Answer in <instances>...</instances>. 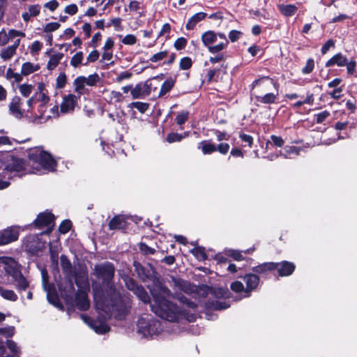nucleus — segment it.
<instances>
[{"mask_svg":"<svg viewBox=\"0 0 357 357\" xmlns=\"http://www.w3.org/2000/svg\"><path fill=\"white\" fill-rule=\"evenodd\" d=\"M15 53L16 52L14 50V47L8 46L1 51L0 56L1 59L6 61L10 59Z\"/></svg>","mask_w":357,"mask_h":357,"instance_id":"nucleus-39","label":"nucleus"},{"mask_svg":"<svg viewBox=\"0 0 357 357\" xmlns=\"http://www.w3.org/2000/svg\"><path fill=\"white\" fill-rule=\"evenodd\" d=\"M67 77L65 73H61L56 78V88L63 89L66 84Z\"/></svg>","mask_w":357,"mask_h":357,"instance_id":"nucleus-49","label":"nucleus"},{"mask_svg":"<svg viewBox=\"0 0 357 357\" xmlns=\"http://www.w3.org/2000/svg\"><path fill=\"white\" fill-rule=\"evenodd\" d=\"M132 107L137 109L142 113L145 112L149 108V104L141 102H135L132 103Z\"/></svg>","mask_w":357,"mask_h":357,"instance_id":"nucleus-55","label":"nucleus"},{"mask_svg":"<svg viewBox=\"0 0 357 357\" xmlns=\"http://www.w3.org/2000/svg\"><path fill=\"white\" fill-rule=\"evenodd\" d=\"M186 136H187V134L185 132H184L183 134L171 132L167 135L166 140L169 143L180 142L183 138H185Z\"/></svg>","mask_w":357,"mask_h":357,"instance_id":"nucleus-37","label":"nucleus"},{"mask_svg":"<svg viewBox=\"0 0 357 357\" xmlns=\"http://www.w3.org/2000/svg\"><path fill=\"white\" fill-rule=\"evenodd\" d=\"M198 149H201L204 155L211 154L215 151L226 155L229 152L230 146L228 143H220L216 145L211 140H203L199 144Z\"/></svg>","mask_w":357,"mask_h":357,"instance_id":"nucleus-11","label":"nucleus"},{"mask_svg":"<svg viewBox=\"0 0 357 357\" xmlns=\"http://www.w3.org/2000/svg\"><path fill=\"white\" fill-rule=\"evenodd\" d=\"M243 280L246 284L245 292L250 293L255 289L259 284V278L257 274H247L243 277Z\"/></svg>","mask_w":357,"mask_h":357,"instance_id":"nucleus-21","label":"nucleus"},{"mask_svg":"<svg viewBox=\"0 0 357 357\" xmlns=\"http://www.w3.org/2000/svg\"><path fill=\"white\" fill-rule=\"evenodd\" d=\"M347 67V73L349 75H354L356 72V61L354 58L349 59L345 54L338 52L333 55L326 63V67Z\"/></svg>","mask_w":357,"mask_h":357,"instance_id":"nucleus-5","label":"nucleus"},{"mask_svg":"<svg viewBox=\"0 0 357 357\" xmlns=\"http://www.w3.org/2000/svg\"><path fill=\"white\" fill-rule=\"evenodd\" d=\"M73 224L71 220L66 219L63 220L59 227V231L61 234H67L72 228Z\"/></svg>","mask_w":357,"mask_h":357,"instance_id":"nucleus-38","label":"nucleus"},{"mask_svg":"<svg viewBox=\"0 0 357 357\" xmlns=\"http://www.w3.org/2000/svg\"><path fill=\"white\" fill-rule=\"evenodd\" d=\"M218 35L213 31H208L202 35V40L211 54H216L224 50L228 45L229 41L220 42L216 45L213 44L217 41Z\"/></svg>","mask_w":357,"mask_h":357,"instance_id":"nucleus-7","label":"nucleus"},{"mask_svg":"<svg viewBox=\"0 0 357 357\" xmlns=\"http://www.w3.org/2000/svg\"><path fill=\"white\" fill-rule=\"evenodd\" d=\"M278 9L284 16L291 17L297 12L298 7L294 4H280Z\"/></svg>","mask_w":357,"mask_h":357,"instance_id":"nucleus-30","label":"nucleus"},{"mask_svg":"<svg viewBox=\"0 0 357 357\" xmlns=\"http://www.w3.org/2000/svg\"><path fill=\"white\" fill-rule=\"evenodd\" d=\"M1 296L8 301H16L18 298L17 294L13 290L4 289L0 287Z\"/></svg>","mask_w":357,"mask_h":357,"instance_id":"nucleus-36","label":"nucleus"},{"mask_svg":"<svg viewBox=\"0 0 357 357\" xmlns=\"http://www.w3.org/2000/svg\"><path fill=\"white\" fill-rule=\"evenodd\" d=\"M277 265L274 262H266L252 268V271L257 274H266L275 270Z\"/></svg>","mask_w":357,"mask_h":357,"instance_id":"nucleus-27","label":"nucleus"},{"mask_svg":"<svg viewBox=\"0 0 357 357\" xmlns=\"http://www.w3.org/2000/svg\"><path fill=\"white\" fill-rule=\"evenodd\" d=\"M13 277L17 282V289L18 291H25L29 287V282L20 271H15Z\"/></svg>","mask_w":357,"mask_h":357,"instance_id":"nucleus-24","label":"nucleus"},{"mask_svg":"<svg viewBox=\"0 0 357 357\" xmlns=\"http://www.w3.org/2000/svg\"><path fill=\"white\" fill-rule=\"evenodd\" d=\"M278 96V91L276 93H266L264 95H255V99L257 102L263 104H273L275 102Z\"/></svg>","mask_w":357,"mask_h":357,"instance_id":"nucleus-23","label":"nucleus"},{"mask_svg":"<svg viewBox=\"0 0 357 357\" xmlns=\"http://www.w3.org/2000/svg\"><path fill=\"white\" fill-rule=\"evenodd\" d=\"M206 17V13L199 12L192 16L188 21L185 28L187 30H192L196 24L203 20Z\"/></svg>","mask_w":357,"mask_h":357,"instance_id":"nucleus-29","label":"nucleus"},{"mask_svg":"<svg viewBox=\"0 0 357 357\" xmlns=\"http://www.w3.org/2000/svg\"><path fill=\"white\" fill-rule=\"evenodd\" d=\"M28 158L34 163L38 164L45 169L53 170L56 166V162L52 155L38 147L29 149Z\"/></svg>","mask_w":357,"mask_h":357,"instance_id":"nucleus-4","label":"nucleus"},{"mask_svg":"<svg viewBox=\"0 0 357 357\" xmlns=\"http://www.w3.org/2000/svg\"><path fill=\"white\" fill-rule=\"evenodd\" d=\"M139 250L144 255H153L155 252V250L153 248L148 246L144 243L139 244Z\"/></svg>","mask_w":357,"mask_h":357,"instance_id":"nucleus-57","label":"nucleus"},{"mask_svg":"<svg viewBox=\"0 0 357 357\" xmlns=\"http://www.w3.org/2000/svg\"><path fill=\"white\" fill-rule=\"evenodd\" d=\"M15 333V328L13 326L0 328V334L7 337H11Z\"/></svg>","mask_w":357,"mask_h":357,"instance_id":"nucleus-52","label":"nucleus"},{"mask_svg":"<svg viewBox=\"0 0 357 357\" xmlns=\"http://www.w3.org/2000/svg\"><path fill=\"white\" fill-rule=\"evenodd\" d=\"M230 287L231 290L236 293L243 292L245 290L243 284L239 281H235L232 282Z\"/></svg>","mask_w":357,"mask_h":357,"instance_id":"nucleus-51","label":"nucleus"},{"mask_svg":"<svg viewBox=\"0 0 357 357\" xmlns=\"http://www.w3.org/2000/svg\"><path fill=\"white\" fill-rule=\"evenodd\" d=\"M125 225L124 218L120 215L114 217L109 223L110 229H120Z\"/></svg>","mask_w":357,"mask_h":357,"instance_id":"nucleus-32","label":"nucleus"},{"mask_svg":"<svg viewBox=\"0 0 357 357\" xmlns=\"http://www.w3.org/2000/svg\"><path fill=\"white\" fill-rule=\"evenodd\" d=\"M63 57V53H57L53 54L50 56V60L48 61L47 68L48 70H51L54 69L58 64L59 63L61 59Z\"/></svg>","mask_w":357,"mask_h":357,"instance_id":"nucleus-33","label":"nucleus"},{"mask_svg":"<svg viewBox=\"0 0 357 357\" xmlns=\"http://www.w3.org/2000/svg\"><path fill=\"white\" fill-rule=\"evenodd\" d=\"M239 138L242 142H245L250 148L252 147L253 144V137L251 135L245 133H240Z\"/></svg>","mask_w":357,"mask_h":357,"instance_id":"nucleus-60","label":"nucleus"},{"mask_svg":"<svg viewBox=\"0 0 357 357\" xmlns=\"http://www.w3.org/2000/svg\"><path fill=\"white\" fill-rule=\"evenodd\" d=\"M197 259L199 260H205L206 259V254L204 252V248L202 247H195L191 250Z\"/></svg>","mask_w":357,"mask_h":357,"instance_id":"nucleus-40","label":"nucleus"},{"mask_svg":"<svg viewBox=\"0 0 357 357\" xmlns=\"http://www.w3.org/2000/svg\"><path fill=\"white\" fill-rule=\"evenodd\" d=\"M6 345L7 347L9 349V350L14 354L18 355L20 353V349L17 346V344L11 340H8L6 341Z\"/></svg>","mask_w":357,"mask_h":357,"instance_id":"nucleus-56","label":"nucleus"},{"mask_svg":"<svg viewBox=\"0 0 357 357\" xmlns=\"http://www.w3.org/2000/svg\"><path fill=\"white\" fill-rule=\"evenodd\" d=\"M74 84L75 86V92L80 96L85 91L84 85L89 86V77L86 78L84 76H79L75 79Z\"/></svg>","mask_w":357,"mask_h":357,"instance_id":"nucleus-28","label":"nucleus"},{"mask_svg":"<svg viewBox=\"0 0 357 357\" xmlns=\"http://www.w3.org/2000/svg\"><path fill=\"white\" fill-rule=\"evenodd\" d=\"M335 46V41L332 39L328 40L322 46L321 52L322 54H326L331 47Z\"/></svg>","mask_w":357,"mask_h":357,"instance_id":"nucleus-63","label":"nucleus"},{"mask_svg":"<svg viewBox=\"0 0 357 357\" xmlns=\"http://www.w3.org/2000/svg\"><path fill=\"white\" fill-rule=\"evenodd\" d=\"M137 38L132 34L126 35L122 40V43L125 45H132L136 43Z\"/></svg>","mask_w":357,"mask_h":357,"instance_id":"nucleus-62","label":"nucleus"},{"mask_svg":"<svg viewBox=\"0 0 357 357\" xmlns=\"http://www.w3.org/2000/svg\"><path fill=\"white\" fill-rule=\"evenodd\" d=\"M60 259L61 266L66 278H73L75 270L68 257L65 255H62Z\"/></svg>","mask_w":357,"mask_h":357,"instance_id":"nucleus-20","label":"nucleus"},{"mask_svg":"<svg viewBox=\"0 0 357 357\" xmlns=\"http://www.w3.org/2000/svg\"><path fill=\"white\" fill-rule=\"evenodd\" d=\"M192 59L188 56L182 58L179 63V67L182 70H188L192 67Z\"/></svg>","mask_w":357,"mask_h":357,"instance_id":"nucleus-46","label":"nucleus"},{"mask_svg":"<svg viewBox=\"0 0 357 357\" xmlns=\"http://www.w3.org/2000/svg\"><path fill=\"white\" fill-rule=\"evenodd\" d=\"M301 149L295 146H287L284 149V151H280V155L284 158H290V155L294 154L298 155L300 153Z\"/></svg>","mask_w":357,"mask_h":357,"instance_id":"nucleus-35","label":"nucleus"},{"mask_svg":"<svg viewBox=\"0 0 357 357\" xmlns=\"http://www.w3.org/2000/svg\"><path fill=\"white\" fill-rule=\"evenodd\" d=\"M73 280H75L78 289L89 290V281L86 267L84 270L75 271Z\"/></svg>","mask_w":357,"mask_h":357,"instance_id":"nucleus-16","label":"nucleus"},{"mask_svg":"<svg viewBox=\"0 0 357 357\" xmlns=\"http://www.w3.org/2000/svg\"><path fill=\"white\" fill-rule=\"evenodd\" d=\"M175 82L172 79H166L161 86L158 97H162L174 87Z\"/></svg>","mask_w":357,"mask_h":357,"instance_id":"nucleus-34","label":"nucleus"},{"mask_svg":"<svg viewBox=\"0 0 357 357\" xmlns=\"http://www.w3.org/2000/svg\"><path fill=\"white\" fill-rule=\"evenodd\" d=\"M20 232L17 227L11 226L0 232V246L17 241Z\"/></svg>","mask_w":357,"mask_h":357,"instance_id":"nucleus-14","label":"nucleus"},{"mask_svg":"<svg viewBox=\"0 0 357 357\" xmlns=\"http://www.w3.org/2000/svg\"><path fill=\"white\" fill-rule=\"evenodd\" d=\"M43 47L42 43L38 40L34 41L30 47V52L32 54H38Z\"/></svg>","mask_w":357,"mask_h":357,"instance_id":"nucleus-61","label":"nucleus"},{"mask_svg":"<svg viewBox=\"0 0 357 357\" xmlns=\"http://www.w3.org/2000/svg\"><path fill=\"white\" fill-rule=\"evenodd\" d=\"M271 141L267 142V144H271L275 147H282L284 144L283 139L280 136L272 135L271 136Z\"/></svg>","mask_w":357,"mask_h":357,"instance_id":"nucleus-43","label":"nucleus"},{"mask_svg":"<svg viewBox=\"0 0 357 357\" xmlns=\"http://www.w3.org/2000/svg\"><path fill=\"white\" fill-rule=\"evenodd\" d=\"M26 160L15 155L6 157L2 174H7L13 172H20L25 170Z\"/></svg>","mask_w":357,"mask_h":357,"instance_id":"nucleus-10","label":"nucleus"},{"mask_svg":"<svg viewBox=\"0 0 357 357\" xmlns=\"http://www.w3.org/2000/svg\"><path fill=\"white\" fill-rule=\"evenodd\" d=\"M40 69V66L38 64L33 65L31 62H25L22 66L21 74L22 75L26 76L29 75Z\"/></svg>","mask_w":357,"mask_h":357,"instance_id":"nucleus-31","label":"nucleus"},{"mask_svg":"<svg viewBox=\"0 0 357 357\" xmlns=\"http://www.w3.org/2000/svg\"><path fill=\"white\" fill-rule=\"evenodd\" d=\"M83 53L82 52H77L71 59L70 64L74 67H77L82 61Z\"/></svg>","mask_w":357,"mask_h":357,"instance_id":"nucleus-48","label":"nucleus"},{"mask_svg":"<svg viewBox=\"0 0 357 357\" xmlns=\"http://www.w3.org/2000/svg\"><path fill=\"white\" fill-rule=\"evenodd\" d=\"M121 278L124 281L127 289L132 291L142 302L144 303L150 302V297L142 285H139L128 275L121 274Z\"/></svg>","mask_w":357,"mask_h":357,"instance_id":"nucleus-9","label":"nucleus"},{"mask_svg":"<svg viewBox=\"0 0 357 357\" xmlns=\"http://www.w3.org/2000/svg\"><path fill=\"white\" fill-rule=\"evenodd\" d=\"M76 96L73 94H69L63 98V101L61 105V112H67L69 110L74 109L75 105Z\"/></svg>","mask_w":357,"mask_h":357,"instance_id":"nucleus-26","label":"nucleus"},{"mask_svg":"<svg viewBox=\"0 0 357 357\" xmlns=\"http://www.w3.org/2000/svg\"><path fill=\"white\" fill-rule=\"evenodd\" d=\"M60 24L58 22H50L45 24L44 31L46 33H51L57 30L60 27Z\"/></svg>","mask_w":357,"mask_h":357,"instance_id":"nucleus-54","label":"nucleus"},{"mask_svg":"<svg viewBox=\"0 0 357 357\" xmlns=\"http://www.w3.org/2000/svg\"><path fill=\"white\" fill-rule=\"evenodd\" d=\"M22 104V99L20 96H15L13 97L9 105V111L17 119H22L23 112L20 108Z\"/></svg>","mask_w":357,"mask_h":357,"instance_id":"nucleus-17","label":"nucleus"},{"mask_svg":"<svg viewBox=\"0 0 357 357\" xmlns=\"http://www.w3.org/2000/svg\"><path fill=\"white\" fill-rule=\"evenodd\" d=\"M66 282L65 284H61L59 285V289L60 291L61 296L62 297V293H66V294L75 295V287L73 283V278H66Z\"/></svg>","mask_w":357,"mask_h":357,"instance_id":"nucleus-25","label":"nucleus"},{"mask_svg":"<svg viewBox=\"0 0 357 357\" xmlns=\"http://www.w3.org/2000/svg\"><path fill=\"white\" fill-rule=\"evenodd\" d=\"M275 264L277 265L275 270L278 271V275L281 277L289 276L295 270V265L289 261H284L280 263H275Z\"/></svg>","mask_w":357,"mask_h":357,"instance_id":"nucleus-19","label":"nucleus"},{"mask_svg":"<svg viewBox=\"0 0 357 357\" xmlns=\"http://www.w3.org/2000/svg\"><path fill=\"white\" fill-rule=\"evenodd\" d=\"M114 273L113 264L108 261L96 265L94 268L95 275L102 280L99 288H93L94 305L102 319L99 323L91 320V328L98 334L109 331V328L105 322L107 318L123 320L131 308L130 300L122 298L113 283Z\"/></svg>","mask_w":357,"mask_h":357,"instance_id":"nucleus-1","label":"nucleus"},{"mask_svg":"<svg viewBox=\"0 0 357 357\" xmlns=\"http://www.w3.org/2000/svg\"><path fill=\"white\" fill-rule=\"evenodd\" d=\"M54 215L50 211H45L40 213L31 225H33L36 229H41L46 226H49L50 225L54 223Z\"/></svg>","mask_w":357,"mask_h":357,"instance_id":"nucleus-15","label":"nucleus"},{"mask_svg":"<svg viewBox=\"0 0 357 357\" xmlns=\"http://www.w3.org/2000/svg\"><path fill=\"white\" fill-rule=\"evenodd\" d=\"M172 282H173V286L178 290L186 294H190L193 291L194 287H192L188 281L183 280L181 278L172 277Z\"/></svg>","mask_w":357,"mask_h":357,"instance_id":"nucleus-22","label":"nucleus"},{"mask_svg":"<svg viewBox=\"0 0 357 357\" xmlns=\"http://www.w3.org/2000/svg\"><path fill=\"white\" fill-rule=\"evenodd\" d=\"M157 87L152 88V84L149 80L137 84L131 90V96L133 99L144 98L150 95L152 90H156Z\"/></svg>","mask_w":357,"mask_h":357,"instance_id":"nucleus-13","label":"nucleus"},{"mask_svg":"<svg viewBox=\"0 0 357 357\" xmlns=\"http://www.w3.org/2000/svg\"><path fill=\"white\" fill-rule=\"evenodd\" d=\"M43 282L44 285L45 289L47 291V299L50 303L56 307L59 310H63V305L60 301L59 295L56 291V289L54 284H50L47 283V272H43Z\"/></svg>","mask_w":357,"mask_h":357,"instance_id":"nucleus-12","label":"nucleus"},{"mask_svg":"<svg viewBox=\"0 0 357 357\" xmlns=\"http://www.w3.org/2000/svg\"><path fill=\"white\" fill-rule=\"evenodd\" d=\"M132 73L128 71H123L119 73L116 77V82L121 83L124 79H129L132 77Z\"/></svg>","mask_w":357,"mask_h":357,"instance_id":"nucleus-58","label":"nucleus"},{"mask_svg":"<svg viewBox=\"0 0 357 357\" xmlns=\"http://www.w3.org/2000/svg\"><path fill=\"white\" fill-rule=\"evenodd\" d=\"M186 45L187 40L183 37H181L176 40L174 46L177 50H181L185 48Z\"/></svg>","mask_w":357,"mask_h":357,"instance_id":"nucleus-53","label":"nucleus"},{"mask_svg":"<svg viewBox=\"0 0 357 357\" xmlns=\"http://www.w3.org/2000/svg\"><path fill=\"white\" fill-rule=\"evenodd\" d=\"M314 68V61L310 58L307 60L305 66L302 69V73L304 75L310 74Z\"/></svg>","mask_w":357,"mask_h":357,"instance_id":"nucleus-44","label":"nucleus"},{"mask_svg":"<svg viewBox=\"0 0 357 357\" xmlns=\"http://www.w3.org/2000/svg\"><path fill=\"white\" fill-rule=\"evenodd\" d=\"M272 86H273L276 91H278L279 84L268 76H264L252 82L251 84V90L253 91L255 96L261 95L268 93Z\"/></svg>","mask_w":357,"mask_h":357,"instance_id":"nucleus-8","label":"nucleus"},{"mask_svg":"<svg viewBox=\"0 0 357 357\" xmlns=\"http://www.w3.org/2000/svg\"><path fill=\"white\" fill-rule=\"evenodd\" d=\"M6 77V78L8 79H10L12 78H14L15 79V82H17V83L20 82L22 80V79H23L22 74H19L17 73H14L10 68H9L7 70Z\"/></svg>","mask_w":357,"mask_h":357,"instance_id":"nucleus-42","label":"nucleus"},{"mask_svg":"<svg viewBox=\"0 0 357 357\" xmlns=\"http://www.w3.org/2000/svg\"><path fill=\"white\" fill-rule=\"evenodd\" d=\"M21 94L24 97H29L32 92L33 86L31 84H23L19 86Z\"/></svg>","mask_w":357,"mask_h":357,"instance_id":"nucleus-45","label":"nucleus"},{"mask_svg":"<svg viewBox=\"0 0 357 357\" xmlns=\"http://www.w3.org/2000/svg\"><path fill=\"white\" fill-rule=\"evenodd\" d=\"M159 324L149 315L141 317L137 321V332L144 337H152L158 333Z\"/></svg>","mask_w":357,"mask_h":357,"instance_id":"nucleus-6","label":"nucleus"},{"mask_svg":"<svg viewBox=\"0 0 357 357\" xmlns=\"http://www.w3.org/2000/svg\"><path fill=\"white\" fill-rule=\"evenodd\" d=\"M188 112H182L178 113L175 119L176 123L179 126H181L183 123H185L188 119Z\"/></svg>","mask_w":357,"mask_h":357,"instance_id":"nucleus-47","label":"nucleus"},{"mask_svg":"<svg viewBox=\"0 0 357 357\" xmlns=\"http://www.w3.org/2000/svg\"><path fill=\"white\" fill-rule=\"evenodd\" d=\"M243 35L242 32L237 30H232L229 33V40L234 43L237 41Z\"/></svg>","mask_w":357,"mask_h":357,"instance_id":"nucleus-64","label":"nucleus"},{"mask_svg":"<svg viewBox=\"0 0 357 357\" xmlns=\"http://www.w3.org/2000/svg\"><path fill=\"white\" fill-rule=\"evenodd\" d=\"M331 114L328 111H323L319 114L314 115L315 121L317 123H323L328 116H330Z\"/></svg>","mask_w":357,"mask_h":357,"instance_id":"nucleus-50","label":"nucleus"},{"mask_svg":"<svg viewBox=\"0 0 357 357\" xmlns=\"http://www.w3.org/2000/svg\"><path fill=\"white\" fill-rule=\"evenodd\" d=\"M87 291L88 290L78 289L75 295L62 293V298L67 305L68 310H73L75 307L81 311L89 309V300Z\"/></svg>","mask_w":357,"mask_h":357,"instance_id":"nucleus-3","label":"nucleus"},{"mask_svg":"<svg viewBox=\"0 0 357 357\" xmlns=\"http://www.w3.org/2000/svg\"><path fill=\"white\" fill-rule=\"evenodd\" d=\"M24 245L26 252L31 256H38L42 250L40 243L35 238L26 240Z\"/></svg>","mask_w":357,"mask_h":357,"instance_id":"nucleus-18","label":"nucleus"},{"mask_svg":"<svg viewBox=\"0 0 357 357\" xmlns=\"http://www.w3.org/2000/svg\"><path fill=\"white\" fill-rule=\"evenodd\" d=\"M168 55V51L164 50L158 53L154 54L151 58L150 61L153 63H157L165 59Z\"/></svg>","mask_w":357,"mask_h":357,"instance_id":"nucleus-41","label":"nucleus"},{"mask_svg":"<svg viewBox=\"0 0 357 357\" xmlns=\"http://www.w3.org/2000/svg\"><path fill=\"white\" fill-rule=\"evenodd\" d=\"M133 266L138 278L142 282H153V286L149 287V288L153 297L151 308L153 313L159 317L171 322L178 321L181 319H185L189 321H195V314H190L184 309H180L168 298H176L181 303L185 305L186 307L193 310L197 306L195 303L183 295L173 294L156 276L154 268L150 264L144 266L139 262L134 261Z\"/></svg>","mask_w":357,"mask_h":357,"instance_id":"nucleus-2","label":"nucleus"},{"mask_svg":"<svg viewBox=\"0 0 357 357\" xmlns=\"http://www.w3.org/2000/svg\"><path fill=\"white\" fill-rule=\"evenodd\" d=\"M227 255L232 257L234 260L236 261H242L244 259V257L242 255L241 252L238 250H230L228 251Z\"/></svg>","mask_w":357,"mask_h":357,"instance_id":"nucleus-59","label":"nucleus"}]
</instances>
